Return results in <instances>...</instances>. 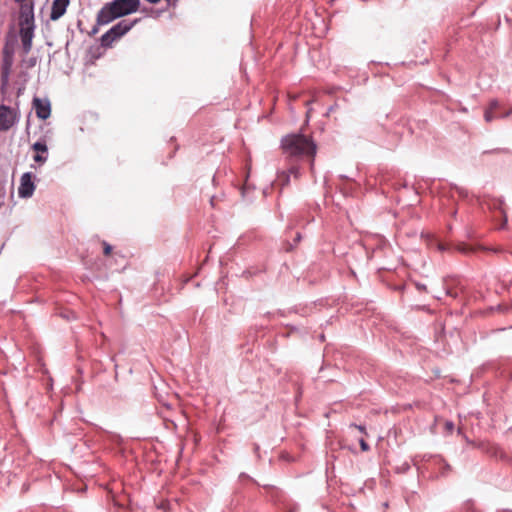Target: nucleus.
Masks as SVG:
<instances>
[{
	"instance_id": "5701e85b",
	"label": "nucleus",
	"mask_w": 512,
	"mask_h": 512,
	"mask_svg": "<svg viewBox=\"0 0 512 512\" xmlns=\"http://www.w3.org/2000/svg\"><path fill=\"white\" fill-rule=\"evenodd\" d=\"M301 239V235L299 233L296 234L295 241H299Z\"/></svg>"
},
{
	"instance_id": "412c9836",
	"label": "nucleus",
	"mask_w": 512,
	"mask_h": 512,
	"mask_svg": "<svg viewBox=\"0 0 512 512\" xmlns=\"http://www.w3.org/2000/svg\"><path fill=\"white\" fill-rule=\"evenodd\" d=\"M351 427H354V428L358 429L361 433L366 434V429L364 426H359V425L353 424V425H351Z\"/></svg>"
},
{
	"instance_id": "1a4fd4ad",
	"label": "nucleus",
	"mask_w": 512,
	"mask_h": 512,
	"mask_svg": "<svg viewBox=\"0 0 512 512\" xmlns=\"http://www.w3.org/2000/svg\"><path fill=\"white\" fill-rule=\"evenodd\" d=\"M69 4L70 0H54L51 6L50 20L57 21L60 19L66 13Z\"/></svg>"
},
{
	"instance_id": "f03ea898",
	"label": "nucleus",
	"mask_w": 512,
	"mask_h": 512,
	"mask_svg": "<svg viewBox=\"0 0 512 512\" xmlns=\"http://www.w3.org/2000/svg\"><path fill=\"white\" fill-rule=\"evenodd\" d=\"M109 5L120 18L136 12L140 6V0H113Z\"/></svg>"
},
{
	"instance_id": "f3484780",
	"label": "nucleus",
	"mask_w": 512,
	"mask_h": 512,
	"mask_svg": "<svg viewBox=\"0 0 512 512\" xmlns=\"http://www.w3.org/2000/svg\"><path fill=\"white\" fill-rule=\"evenodd\" d=\"M359 444H360L361 450L364 452H366L370 449L369 445L363 438L359 440Z\"/></svg>"
},
{
	"instance_id": "20e7f679",
	"label": "nucleus",
	"mask_w": 512,
	"mask_h": 512,
	"mask_svg": "<svg viewBox=\"0 0 512 512\" xmlns=\"http://www.w3.org/2000/svg\"><path fill=\"white\" fill-rule=\"evenodd\" d=\"M35 25L33 2H21L19 12V26Z\"/></svg>"
},
{
	"instance_id": "4468645a",
	"label": "nucleus",
	"mask_w": 512,
	"mask_h": 512,
	"mask_svg": "<svg viewBox=\"0 0 512 512\" xmlns=\"http://www.w3.org/2000/svg\"><path fill=\"white\" fill-rule=\"evenodd\" d=\"M499 106V103L496 100L491 101L489 108L485 111L484 118L487 122H491L494 116V110H496Z\"/></svg>"
},
{
	"instance_id": "393cba45",
	"label": "nucleus",
	"mask_w": 512,
	"mask_h": 512,
	"mask_svg": "<svg viewBox=\"0 0 512 512\" xmlns=\"http://www.w3.org/2000/svg\"><path fill=\"white\" fill-rule=\"evenodd\" d=\"M282 175H283V177L286 178V180H288V175H286L285 172H282Z\"/></svg>"
},
{
	"instance_id": "7ed1b4c3",
	"label": "nucleus",
	"mask_w": 512,
	"mask_h": 512,
	"mask_svg": "<svg viewBox=\"0 0 512 512\" xmlns=\"http://www.w3.org/2000/svg\"><path fill=\"white\" fill-rule=\"evenodd\" d=\"M19 120L18 114L11 107L0 105V131H7Z\"/></svg>"
},
{
	"instance_id": "0eeeda50",
	"label": "nucleus",
	"mask_w": 512,
	"mask_h": 512,
	"mask_svg": "<svg viewBox=\"0 0 512 512\" xmlns=\"http://www.w3.org/2000/svg\"><path fill=\"white\" fill-rule=\"evenodd\" d=\"M35 25L20 26V38L22 42V49L25 54H28L32 49V40L34 38Z\"/></svg>"
},
{
	"instance_id": "6ab92c4d",
	"label": "nucleus",
	"mask_w": 512,
	"mask_h": 512,
	"mask_svg": "<svg viewBox=\"0 0 512 512\" xmlns=\"http://www.w3.org/2000/svg\"><path fill=\"white\" fill-rule=\"evenodd\" d=\"M445 429H446V431H447L448 433H452V432H453V430H454V424H453L452 422H450V421H447V422L445 423Z\"/></svg>"
},
{
	"instance_id": "423d86ee",
	"label": "nucleus",
	"mask_w": 512,
	"mask_h": 512,
	"mask_svg": "<svg viewBox=\"0 0 512 512\" xmlns=\"http://www.w3.org/2000/svg\"><path fill=\"white\" fill-rule=\"evenodd\" d=\"M35 185L32 181V173L26 172L20 178V186L18 188V195L21 198H29L33 195Z\"/></svg>"
},
{
	"instance_id": "4be33fe9",
	"label": "nucleus",
	"mask_w": 512,
	"mask_h": 512,
	"mask_svg": "<svg viewBox=\"0 0 512 512\" xmlns=\"http://www.w3.org/2000/svg\"><path fill=\"white\" fill-rule=\"evenodd\" d=\"M417 289L418 290H426V286L425 285H421V284H417Z\"/></svg>"
},
{
	"instance_id": "39448f33",
	"label": "nucleus",
	"mask_w": 512,
	"mask_h": 512,
	"mask_svg": "<svg viewBox=\"0 0 512 512\" xmlns=\"http://www.w3.org/2000/svg\"><path fill=\"white\" fill-rule=\"evenodd\" d=\"M33 108L36 116L41 120H46L51 115V104L47 98L34 97Z\"/></svg>"
},
{
	"instance_id": "cd10ccee",
	"label": "nucleus",
	"mask_w": 512,
	"mask_h": 512,
	"mask_svg": "<svg viewBox=\"0 0 512 512\" xmlns=\"http://www.w3.org/2000/svg\"><path fill=\"white\" fill-rule=\"evenodd\" d=\"M289 512H293V509H292V507H291V506H290V511H289Z\"/></svg>"
},
{
	"instance_id": "b1692460",
	"label": "nucleus",
	"mask_w": 512,
	"mask_h": 512,
	"mask_svg": "<svg viewBox=\"0 0 512 512\" xmlns=\"http://www.w3.org/2000/svg\"><path fill=\"white\" fill-rule=\"evenodd\" d=\"M282 175H283V177L286 178V180H288V175H286L285 172H282Z\"/></svg>"
},
{
	"instance_id": "bb28decb",
	"label": "nucleus",
	"mask_w": 512,
	"mask_h": 512,
	"mask_svg": "<svg viewBox=\"0 0 512 512\" xmlns=\"http://www.w3.org/2000/svg\"><path fill=\"white\" fill-rule=\"evenodd\" d=\"M259 450V446L255 445V451L257 452Z\"/></svg>"
},
{
	"instance_id": "f8f14e48",
	"label": "nucleus",
	"mask_w": 512,
	"mask_h": 512,
	"mask_svg": "<svg viewBox=\"0 0 512 512\" xmlns=\"http://www.w3.org/2000/svg\"><path fill=\"white\" fill-rule=\"evenodd\" d=\"M12 62L7 57H5L2 69H1V87L4 88L9 83L10 71H11Z\"/></svg>"
},
{
	"instance_id": "a878e982",
	"label": "nucleus",
	"mask_w": 512,
	"mask_h": 512,
	"mask_svg": "<svg viewBox=\"0 0 512 512\" xmlns=\"http://www.w3.org/2000/svg\"><path fill=\"white\" fill-rule=\"evenodd\" d=\"M282 175H283V177L286 178V180H288V175H286L285 172H282Z\"/></svg>"
},
{
	"instance_id": "9b49d317",
	"label": "nucleus",
	"mask_w": 512,
	"mask_h": 512,
	"mask_svg": "<svg viewBox=\"0 0 512 512\" xmlns=\"http://www.w3.org/2000/svg\"><path fill=\"white\" fill-rule=\"evenodd\" d=\"M32 149L37 153L34 155L33 160L39 164H43L48 159V147L45 140H40L32 145Z\"/></svg>"
},
{
	"instance_id": "f257e3e1",
	"label": "nucleus",
	"mask_w": 512,
	"mask_h": 512,
	"mask_svg": "<svg viewBox=\"0 0 512 512\" xmlns=\"http://www.w3.org/2000/svg\"><path fill=\"white\" fill-rule=\"evenodd\" d=\"M290 156L301 155L312 158L316 152V146L313 141L300 134L290 135Z\"/></svg>"
},
{
	"instance_id": "a211bd4d",
	"label": "nucleus",
	"mask_w": 512,
	"mask_h": 512,
	"mask_svg": "<svg viewBox=\"0 0 512 512\" xmlns=\"http://www.w3.org/2000/svg\"><path fill=\"white\" fill-rule=\"evenodd\" d=\"M104 245V254L109 255L112 251V246L108 244L107 242H103Z\"/></svg>"
},
{
	"instance_id": "2eb2a0df",
	"label": "nucleus",
	"mask_w": 512,
	"mask_h": 512,
	"mask_svg": "<svg viewBox=\"0 0 512 512\" xmlns=\"http://www.w3.org/2000/svg\"><path fill=\"white\" fill-rule=\"evenodd\" d=\"M296 387V395H295V405L298 406L300 398H301V387L298 384H295Z\"/></svg>"
},
{
	"instance_id": "9d476101",
	"label": "nucleus",
	"mask_w": 512,
	"mask_h": 512,
	"mask_svg": "<svg viewBox=\"0 0 512 512\" xmlns=\"http://www.w3.org/2000/svg\"><path fill=\"white\" fill-rule=\"evenodd\" d=\"M137 19L130 21V20H121L118 23H116L114 26H112L111 34H115V36L120 39L122 36H124L127 32H129L133 26L137 23Z\"/></svg>"
},
{
	"instance_id": "6e6552de",
	"label": "nucleus",
	"mask_w": 512,
	"mask_h": 512,
	"mask_svg": "<svg viewBox=\"0 0 512 512\" xmlns=\"http://www.w3.org/2000/svg\"><path fill=\"white\" fill-rule=\"evenodd\" d=\"M119 18L113 8L109 5V2L104 4L102 8L98 11L96 19L97 26H103L111 23L115 19Z\"/></svg>"
},
{
	"instance_id": "ddd939ff",
	"label": "nucleus",
	"mask_w": 512,
	"mask_h": 512,
	"mask_svg": "<svg viewBox=\"0 0 512 512\" xmlns=\"http://www.w3.org/2000/svg\"><path fill=\"white\" fill-rule=\"evenodd\" d=\"M116 40H118V38L115 36V34H111V29H109L101 36L100 43L102 47L110 48L113 42Z\"/></svg>"
},
{
	"instance_id": "dca6fc26",
	"label": "nucleus",
	"mask_w": 512,
	"mask_h": 512,
	"mask_svg": "<svg viewBox=\"0 0 512 512\" xmlns=\"http://www.w3.org/2000/svg\"><path fill=\"white\" fill-rule=\"evenodd\" d=\"M281 147H282L284 152H286L288 150V134L282 136V138H281Z\"/></svg>"
},
{
	"instance_id": "aec40b11",
	"label": "nucleus",
	"mask_w": 512,
	"mask_h": 512,
	"mask_svg": "<svg viewBox=\"0 0 512 512\" xmlns=\"http://www.w3.org/2000/svg\"><path fill=\"white\" fill-rule=\"evenodd\" d=\"M99 27H100V26H97V23H96V24L92 27V29H91V31H90V33H89V34H90V36H94L95 34H97V33H98V31H99Z\"/></svg>"
}]
</instances>
